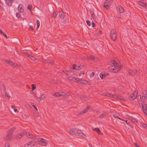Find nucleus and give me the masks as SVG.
<instances>
[{"label": "nucleus", "instance_id": "1", "mask_svg": "<svg viewBox=\"0 0 147 147\" xmlns=\"http://www.w3.org/2000/svg\"><path fill=\"white\" fill-rule=\"evenodd\" d=\"M112 64L113 65L109 67L110 71L116 73L120 70L121 65L119 61L113 59L112 61Z\"/></svg>", "mask_w": 147, "mask_h": 147}, {"label": "nucleus", "instance_id": "2", "mask_svg": "<svg viewBox=\"0 0 147 147\" xmlns=\"http://www.w3.org/2000/svg\"><path fill=\"white\" fill-rule=\"evenodd\" d=\"M15 128H12L7 132V135L4 137L3 139L5 140H10L12 139V135Z\"/></svg>", "mask_w": 147, "mask_h": 147}, {"label": "nucleus", "instance_id": "3", "mask_svg": "<svg viewBox=\"0 0 147 147\" xmlns=\"http://www.w3.org/2000/svg\"><path fill=\"white\" fill-rule=\"evenodd\" d=\"M117 33L116 32L114 29L112 30L110 34L111 38L113 41H115L117 38Z\"/></svg>", "mask_w": 147, "mask_h": 147}, {"label": "nucleus", "instance_id": "4", "mask_svg": "<svg viewBox=\"0 0 147 147\" xmlns=\"http://www.w3.org/2000/svg\"><path fill=\"white\" fill-rule=\"evenodd\" d=\"M113 0H106L104 3L103 6L108 9L112 3Z\"/></svg>", "mask_w": 147, "mask_h": 147}, {"label": "nucleus", "instance_id": "5", "mask_svg": "<svg viewBox=\"0 0 147 147\" xmlns=\"http://www.w3.org/2000/svg\"><path fill=\"white\" fill-rule=\"evenodd\" d=\"M138 94V91L136 90L133 94H131L129 97V98L131 100H133L136 98Z\"/></svg>", "mask_w": 147, "mask_h": 147}, {"label": "nucleus", "instance_id": "6", "mask_svg": "<svg viewBox=\"0 0 147 147\" xmlns=\"http://www.w3.org/2000/svg\"><path fill=\"white\" fill-rule=\"evenodd\" d=\"M37 140L40 142V144L41 145L45 146L47 144V141L43 138H38Z\"/></svg>", "mask_w": 147, "mask_h": 147}, {"label": "nucleus", "instance_id": "7", "mask_svg": "<svg viewBox=\"0 0 147 147\" xmlns=\"http://www.w3.org/2000/svg\"><path fill=\"white\" fill-rule=\"evenodd\" d=\"M35 145L34 142L32 141H30L24 145V147H32Z\"/></svg>", "mask_w": 147, "mask_h": 147}, {"label": "nucleus", "instance_id": "8", "mask_svg": "<svg viewBox=\"0 0 147 147\" xmlns=\"http://www.w3.org/2000/svg\"><path fill=\"white\" fill-rule=\"evenodd\" d=\"M24 134L26 135L27 137L31 139H35L36 138L35 136L32 134L26 131H24Z\"/></svg>", "mask_w": 147, "mask_h": 147}, {"label": "nucleus", "instance_id": "9", "mask_svg": "<svg viewBox=\"0 0 147 147\" xmlns=\"http://www.w3.org/2000/svg\"><path fill=\"white\" fill-rule=\"evenodd\" d=\"M137 71L136 70L131 69L130 70L128 71V73L130 75L133 76L137 74Z\"/></svg>", "mask_w": 147, "mask_h": 147}, {"label": "nucleus", "instance_id": "10", "mask_svg": "<svg viewBox=\"0 0 147 147\" xmlns=\"http://www.w3.org/2000/svg\"><path fill=\"white\" fill-rule=\"evenodd\" d=\"M53 96L56 97L63 96L64 95V93L63 92H59L54 93L53 94Z\"/></svg>", "mask_w": 147, "mask_h": 147}, {"label": "nucleus", "instance_id": "11", "mask_svg": "<svg viewBox=\"0 0 147 147\" xmlns=\"http://www.w3.org/2000/svg\"><path fill=\"white\" fill-rule=\"evenodd\" d=\"M142 107L144 112L145 114L147 115V107L146 104H142Z\"/></svg>", "mask_w": 147, "mask_h": 147}, {"label": "nucleus", "instance_id": "12", "mask_svg": "<svg viewBox=\"0 0 147 147\" xmlns=\"http://www.w3.org/2000/svg\"><path fill=\"white\" fill-rule=\"evenodd\" d=\"M77 80V82L80 83L82 84H86L88 82L87 81L82 79L78 78Z\"/></svg>", "mask_w": 147, "mask_h": 147}, {"label": "nucleus", "instance_id": "13", "mask_svg": "<svg viewBox=\"0 0 147 147\" xmlns=\"http://www.w3.org/2000/svg\"><path fill=\"white\" fill-rule=\"evenodd\" d=\"M18 11L21 13H22L24 11V7L23 5L21 4L19 5L18 7Z\"/></svg>", "mask_w": 147, "mask_h": 147}, {"label": "nucleus", "instance_id": "14", "mask_svg": "<svg viewBox=\"0 0 147 147\" xmlns=\"http://www.w3.org/2000/svg\"><path fill=\"white\" fill-rule=\"evenodd\" d=\"M90 107L89 106H87L86 108H85L84 110L80 113V115H82L84 113H87L88 111V110L90 109Z\"/></svg>", "mask_w": 147, "mask_h": 147}, {"label": "nucleus", "instance_id": "15", "mask_svg": "<svg viewBox=\"0 0 147 147\" xmlns=\"http://www.w3.org/2000/svg\"><path fill=\"white\" fill-rule=\"evenodd\" d=\"M69 133L72 135H76V130L75 128L70 129L69 131Z\"/></svg>", "mask_w": 147, "mask_h": 147}, {"label": "nucleus", "instance_id": "16", "mask_svg": "<svg viewBox=\"0 0 147 147\" xmlns=\"http://www.w3.org/2000/svg\"><path fill=\"white\" fill-rule=\"evenodd\" d=\"M66 78L70 80L77 82V79H78V78H75V77L72 76L67 77Z\"/></svg>", "mask_w": 147, "mask_h": 147}, {"label": "nucleus", "instance_id": "17", "mask_svg": "<svg viewBox=\"0 0 147 147\" xmlns=\"http://www.w3.org/2000/svg\"><path fill=\"white\" fill-rule=\"evenodd\" d=\"M138 3L139 5H140L143 7L145 8L146 7V4L144 2L141 1H138Z\"/></svg>", "mask_w": 147, "mask_h": 147}, {"label": "nucleus", "instance_id": "18", "mask_svg": "<svg viewBox=\"0 0 147 147\" xmlns=\"http://www.w3.org/2000/svg\"><path fill=\"white\" fill-rule=\"evenodd\" d=\"M7 5L9 6H11L12 3L13 1V0H4Z\"/></svg>", "mask_w": 147, "mask_h": 147}, {"label": "nucleus", "instance_id": "19", "mask_svg": "<svg viewBox=\"0 0 147 147\" xmlns=\"http://www.w3.org/2000/svg\"><path fill=\"white\" fill-rule=\"evenodd\" d=\"M117 11L120 13H123L124 11V9L120 5L118 6L117 7Z\"/></svg>", "mask_w": 147, "mask_h": 147}, {"label": "nucleus", "instance_id": "20", "mask_svg": "<svg viewBox=\"0 0 147 147\" xmlns=\"http://www.w3.org/2000/svg\"><path fill=\"white\" fill-rule=\"evenodd\" d=\"M46 95L45 94H42L40 97L38 98H37V100L38 101L40 102L41 100L44 99L46 97Z\"/></svg>", "mask_w": 147, "mask_h": 147}, {"label": "nucleus", "instance_id": "21", "mask_svg": "<svg viewBox=\"0 0 147 147\" xmlns=\"http://www.w3.org/2000/svg\"><path fill=\"white\" fill-rule=\"evenodd\" d=\"M147 96V94L146 93L144 94L143 93L142 98L143 99L142 101L144 103L145 101L146 100Z\"/></svg>", "mask_w": 147, "mask_h": 147}, {"label": "nucleus", "instance_id": "22", "mask_svg": "<svg viewBox=\"0 0 147 147\" xmlns=\"http://www.w3.org/2000/svg\"><path fill=\"white\" fill-rule=\"evenodd\" d=\"M24 134V132L23 133H21L19 134H18L16 136V138L18 139H21L23 136Z\"/></svg>", "mask_w": 147, "mask_h": 147}, {"label": "nucleus", "instance_id": "23", "mask_svg": "<svg viewBox=\"0 0 147 147\" xmlns=\"http://www.w3.org/2000/svg\"><path fill=\"white\" fill-rule=\"evenodd\" d=\"M76 135L79 136L84 138H85L86 136L85 134H84L82 132H77L76 134Z\"/></svg>", "mask_w": 147, "mask_h": 147}, {"label": "nucleus", "instance_id": "24", "mask_svg": "<svg viewBox=\"0 0 147 147\" xmlns=\"http://www.w3.org/2000/svg\"><path fill=\"white\" fill-rule=\"evenodd\" d=\"M112 97L114 98H119V99H121V96H119L118 95L115 94H112Z\"/></svg>", "mask_w": 147, "mask_h": 147}, {"label": "nucleus", "instance_id": "25", "mask_svg": "<svg viewBox=\"0 0 147 147\" xmlns=\"http://www.w3.org/2000/svg\"><path fill=\"white\" fill-rule=\"evenodd\" d=\"M73 69H75L76 70H79L80 69V66H78L74 64V67H73Z\"/></svg>", "mask_w": 147, "mask_h": 147}, {"label": "nucleus", "instance_id": "26", "mask_svg": "<svg viewBox=\"0 0 147 147\" xmlns=\"http://www.w3.org/2000/svg\"><path fill=\"white\" fill-rule=\"evenodd\" d=\"M99 76L101 79H103L105 78L106 77V74L102 72L100 73Z\"/></svg>", "mask_w": 147, "mask_h": 147}, {"label": "nucleus", "instance_id": "27", "mask_svg": "<svg viewBox=\"0 0 147 147\" xmlns=\"http://www.w3.org/2000/svg\"><path fill=\"white\" fill-rule=\"evenodd\" d=\"M5 61L6 63H8L9 64L11 65L12 66L14 65L13 62L11 61H10L7 60H6Z\"/></svg>", "mask_w": 147, "mask_h": 147}, {"label": "nucleus", "instance_id": "28", "mask_svg": "<svg viewBox=\"0 0 147 147\" xmlns=\"http://www.w3.org/2000/svg\"><path fill=\"white\" fill-rule=\"evenodd\" d=\"M94 130L96 131L98 134H100L101 132L99 129L98 128H94Z\"/></svg>", "mask_w": 147, "mask_h": 147}, {"label": "nucleus", "instance_id": "29", "mask_svg": "<svg viewBox=\"0 0 147 147\" xmlns=\"http://www.w3.org/2000/svg\"><path fill=\"white\" fill-rule=\"evenodd\" d=\"M37 23V29H38L40 26V21L39 20H36Z\"/></svg>", "mask_w": 147, "mask_h": 147}, {"label": "nucleus", "instance_id": "30", "mask_svg": "<svg viewBox=\"0 0 147 147\" xmlns=\"http://www.w3.org/2000/svg\"><path fill=\"white\" fill-rule=\"evenodd\" d=\"M29 57L31 60H32L34 61L36 59V58L35 57L31 55H30L29 56Z\"/></svg>", "mask_w": 147, "mask_h": 147}, {"label": "nucleus", "instance_id": "31", "mask_svg": "<svg viewBox=\"0 0 147 147\" xmlns=\"http://www.w3.org/2000/svg\"><path fill=\"white\" fill-rule=\"evenodd\" d=\"M91 15L92 18L94 19V18H95V15L94 12H91Z\"/></svg>", "mask_w": 147, "mask_h": 147}, {"label": "nucleus", "instance_id": "32", "mask_svg": "<svg viewBox=\"0 0 147 147\" xmlns=\"http://www.w3.org/2000/svg\"><path fill=\"white\" fill-rule=\"evenodd\" d=\"M60 16V18L62 19H63L64 18V13H61V14H59Z\"/></svg>", "mask_w": 147, "mask_h": 147}, {"label": "nucleus", "instance_id": "33", "mask_svg": "<svg viewBox=\"0 0 147 147\" xmlns=\"http://www.w3.org/2000/svg\"><path fill=\"white\" fill-rule=\"evenodd\" d=\"M105 116V115L104 113H102L99 115V117L100 118H102Z\"/></svg>", "mask_w": 147, "mask_h": 147}, {"label": "nucleus", "instance_id": "34", "mask_svg": "<svg viewBox=\"0 0 147 147\" xmlns=\"http://www.w3.org/2000/svg\"><path fill=\"white\" fill-rule=\"evenodd\" d=\"M72 72V71H65V74H67V75H68L69 74H70Z\"/></svg>", "mask_w": 147, "mask_h": 147}, {"label": "nucleus", "instance_id": "35", "mask_svg": "<svg viewBox=\"0 0 147 147\" xmlns=\"http://www.w3.org/2000/svg\"><path fill=\"white\" fill-rule=\"evenodd\" d=\"M32 86V90H34V89L35 88V85L34 84H32L31 85Z\"/></svg>", "mask_w": 147, "mask_h": 147}, {"label": "nucleus", "instance_id": "36", "mask_svg": "<svg viewBox=\"0 0 147 147\" xmlns=\"http://www.w3.org/2000/svg\"><path fill=\"white\" fill-rule=\"evenodd\" d=\"M57 15V13L54 12L53 13L52 15V17H54L56 16Z\"/></svg>", "mask_w": 147, "mask_h": 147}, {"label": "nucleus", "instance_id": "37", "mask_svg": "<svg viewBox=\"0 0 147 147\" xmlns=\"http://www.w3.org/2000/svg\"><path fill=\"white\" fill-rule=\"evenodd\" d=\"M90 59L91 60H95V57L94 56L91 55L90 56Z\"/></svg>", "mask_w": 147, "mask_h": 147}, {"label": "nucleus", "instance_id": "38", "mask_svg": "<svg viewBox=\"0 0 147 147\" xmlns=\"http://www.w3.org/2000/svg\"><path fill=\"white\" fill-rule=\"evenodd\" d=\"M105 95L107 97H112V94L109 93L106 94Z\"/></svg>", "mask_w": 147, "mask_h": 147}, {"label": "nucleus", "instance_id": "39", "mask_svg": "<svg viewBox=\"0 0 147 147\" xmlns=\"http://www.w3.org/2000/svg\"><path fill=\"white\" fill-rule=\"evenodd\" d=\"M142 126L143 127L147 129V125L145 123L143 124L142 125Z\"/></svg>", "mask_w": 147, "mask_h": 147}, {"label": "nucleus", "instance_id": "40", "mask_svg": "<svg viewBox=\"0 0 147 147\" xmlns=\"http://www.w3.org/2000/svg\"><path fill=\"white\" fill-rule=\"evenodd\" d=\"M20 14L19 13H16V16L18 18H19L20 17Z\"/></svg>", "mask_w": 147, "mask_h": 147}, {"label": "nucleus", "instance_id": "41", "mask_svg": "<svg viewBox=\"0 0 147 147\" xmlns=\"http://www.w3.org/2000/svg\"><path fill=\"white\" fill-rule=\"evenodd\" d=\"M80 98L81 100H85V97L84 96H80Z\"/></svg>", "mask_w": 147, "mask_h": 147}, {"label": "nucleus", "instance_id": "42", "mask_svg": "<svg viewBox=\"0 0 147 147\" xmlns=\"http://www.w3.org/2000/svg\"><path fill=\"white\" fill-rule=\"evenodd\" d=\"M86 23H87V24L88 25V26H90V22L88 20H86Z\"/></svg>", "mask_w": 147, "mask_h": 147}, {"label": "nucleus", "instance_id": "43", "mask_svg": "<svg viewBox=\"0 0 147 147\" xmlns=\"http://www.w3.org/2000/svg\"><path fill=\"white\" fill-rule=\"evenodd\" d=\"M32 7V6L31 5H29L28 7V9L29 10H30Z\"/></svg>", "mask_w": 147, "mask_h": 147}, {"label": "nucleus", "instance_id": "44", "mask_svg": "<svg viewBox=\"0 0 147 147\" xmlns=\"http://www.w3.org/2000/svg\"><path fill=\"white\" fill-rule=\"evenodd\" d=\"M29 29L31 30H33L32 26L31 25L29 26Z\"/></svg>", "mask_w": 147, "mask_h": 147}, {"label": "nucleus", "instance_id": "45", "mask_svg": "<svg viewBox=\"0 0 147 147\" xmlns=\"http://www.w3.org/2000/svg\"><path fill=\"white\" fill-rule=\"evenodd\" d=\"M34 104L33 103H32V105L33 106V107L37 111H38L37 110V108L34 105H33Z\"/></svg>", "mask_w": 147, "mask_h": 147}, {"label": "nucleus", "instance_id": "46", "mask_svg": "<svg viewBox=\"0 0 147 147\" xmlns=\"http://www.w3.org/2000/svg\"><path fill=\"white\" fill-rule=\"evenodd\" d=\"M3 34L4 36L7 39L8 38L7 35L5 34L4 33H3Z\"/></svg>", "mask_w": 147, "mask_h": 147}, {"label": "nucleus", "instance_id": "47", "mask_svg": "<svg viewBox=\"0 0 147 147\" xmlns=\"http://www.w3.org/2000/svg\"><path fill=\"white\" fill-rule=\"evenodd\" d=\"M94 74H95L94 73V72H93L91 74V76L92 77H93L94 75Z\"/></svg>", "mask_w": 147, "mask_h": 147}, {"label": "nucleus", "instance_id": "48", "mask_svg": "<svg viewBox=\"0 0 147 147\" xmlns=\"http://www.w3.org/2000/svg\"><path fill=\"white\" fill-rule=\"evenodd\" d=\"M92 27H94L95 26V24L93 22H92Z\"/></svg>", "mask_w": 147, "mask_h": 147}, {"label": "nucleus", "instance_id": "49", "mask_svg": "<svg viewBox=\"0 0 147 147\" xmlns=\"http://www.w3.org/2000/svg\"><path fill=\"white\" fill-rule=\"evenodd\" d=\"M134 145L136 147H139V146L136 143H134Z\"/></svg>", "mask_w": 147, "mask_h": 147}, {"label": "nucleus", "instance_id": "50", "mask_svg": "<svg viewBox=\"0 0 147 147\" xmlns=\"http://www.w3.org/2000/svg\"><path fill=\"white\" fill-rule=\"evenodd\" d=\"M14 111L15 112H18V109H15V108H14Z\"/></svg>", "mask_w": 147, "mask_h": 147}, {"label": "nucleus", "instance_id": "51", "mask_svg": "<svg viewBox=\"0 0 147 147\" xmlns=\"http://www.w3.org/2000/svg\"><path fill=\"white\" fill-rule=\"evenodd\" d=\"M5 147H9V145L8 144H5Z\"/></svg>", "mask_w": 147, "mask_h": 147}, {"label": "nucleus", "instance_id": "52", "mask_svg": "<svg viewBox=\"0 0 147 147\" xmlns=\"http://www.w3.org/2000/svg\"><path fill=\"white\" fill-rule=\"evenodd\" d=\"M118 119H119V120L122 121H125L123 119H122L121 118H120L119 117V118H118Z\"/></svg>", "mask_w": 147, "mask_h": 147}, {"label": "nucleus", "instance_id": "53", "mask_svg": "<svg viewBox=\"0 0 147 147\" xmlns=\"http://www.w3.org/2000/svg\"><path fill=\"white\" fill-rule=\"evenodd\" d=\"M34 97H35V98L36 99H37V98H38L36 96V95H35L34 94Z\"/></svg>", "mask_w": 147, "mask_h": 147}, {"label": "nucleus", "instance_id": "54", "mask_svg": "<svg viewBox=\"0 0 147 147\" xmlns=\"http://www.w3.org/2000/svg\"><path fill=\"white\" fill-rule=\"evenodd\" d=\"M0 33L1 34H3L4 33H3L1 29H0Z\"/></svg>", "mask_w": 147, "mask_h": 147}, {"label": "nucleus", "instance_id": "55", "mask_svg": "<svg viewBox=\"0 0 147 147\" xmlns=\"http://www.w3.org/2000/svg\"><path fill=\"white\" fill-rule=\"evenodd\" d=\"M114 116V117L115 118L118 119V118H119V117L117 116Z\"/></svg>", "mask_w": 147, "mask_h": 147}, {"label": "nucleus", "instance_id": "56", "mask_svg": "<svg viewBox=\"0 0 147 147\" xmlns=\"http://www.w3.org/2000/svg\"><path fill=\"white\" fill-rule=\"evenodd\" d=\"M124 121L127 124H128V123H127L128 121L127 120H125V121Z\"/></svg>", "mask_w": 147, "mask_h": 147}, {"label": "nucleus", "instance_id": "57", "mask_svg": "<svg viewBox=\"0 0 147 147\" xmlns=\"http://www.w3.org/2000/svg\"><path fill=\"white\" fill-rule=\"evenodd\" d=\"M139 101H140V102L141 101V96H140V98L139 100Z\"/></svg>", "mask_w": 147, "mask_h": 147}, {"label": "nucleus", "instance_id": "58", "mask_svg": "<svg viewBox=\"0 0 147 147\" xmlns=\"http://www.w3.org/2000/svg\"><path fill=\"white\" fill-rule=\"evenodd\" d=\"M99 32L100 34H101L102 33L101 31L100 30H99Z\"/></svg>", "mask_w": 147, "mask_h": 147}, {"label": "nucleus", "instance_id": "59", "mask_svg": "<svg viewBox=\"0 0 147 147\" xmlns=\"http://www.w3.org/2000/svg\"><path fill=\"white\" fill-rule=\"evenodd\" d=\"M50 62L51 64H52V63H53V61H50Z\"/></svg>", "mask_w": 147, "mask_h": 147}, {"label": "nucleus", "instance_id": "60", "mask_svg": "<svg viewBox=\"0 0 147 147\" xmlns=\"http://www.w3.org/2000/svg\"><path fill=\"white\" fill-rule=\"evenodd\" d=\"M81 73H80L79 74V76H81Z\"/></svg>", "mask_w": 147, "mask_h": 147}, {"label": "nucleus", "instance_id": "61", "mask_svg": "<svg viewBox=\"0 0 147 147\" xmlns=\"http://www.w3.org/2000/svg\"><path fill=\"white\" fill-rule=\"evenodd\" d=\"M7 97H8V98H10V96L8 95V96H7Z\"/></svg>", "mask_w": 147, "mask_h": 147}, {"label": "nucleus", "instance_id": "62", "mask_svg": "<svg viewBox=\"0 0 147 147\" xmlns=\"http://www.w3.org/2000/svg\"><path fill=\"white\" fill-rule=\"evenodd\" d=\"M82 74L83 75H84V72H83L82 73Z\"/></svg>", "mask_w": 147, "mask_h": 147}, {"label": "nucleus", "instance_id": "63", "mask_svg": "<svg viewBox=\"0 0 147 147\" xmlns=\"http://www.w3.org/2000/svg\"><path fill=\"white\" fill-rule=\"evenodd\" d=\"M12 108H13V107L12 106Z\"/></svg>", "mask_w": 147, "mask_h": 147}, {"label": "nucleus", "instance_id": "64", "mask_svg": "<svg viewBox=\"0 0 147 147\" xmlns=\"http://www.w3.org/2000/svg\"><path fill=\"white\" fill-rule=\"evenodd\" d=\"M139 147H140L139 146Z\"/></svg>", "mask_w": 147, "mask_h": 147}]
</instances>
